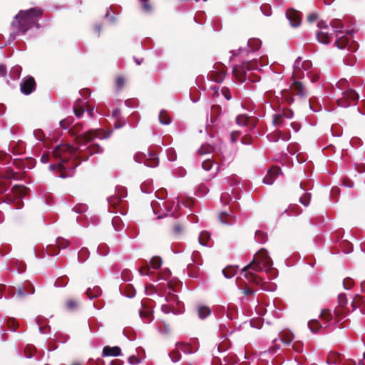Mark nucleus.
Instances as JSON below:
<instances>
[{
  "label": "nucleus",
  "instance_id": "obj_52",
  "mask_svg": "<svg viewBox=\"0 0 365 365\" xmlns=\"http://www.w3.org/2000/svg\"><path fill=\"white\" fill-rule=\"evenodd\" d=\"M33 135L34 138L40 142H43L45 140V134L41 129L34 130L33 132Z\"/></svg>",
  "mask_w": 365,
  "mask_h": 365
},
{
  "label": "nucleus",
  "instance_id": "obj_20",
  "mask_svg": "<svg viewBox=\"0 0 365 365\" xmlns=\"http://www.w3.org/2000/svg\"><path fill=\"white\" fill-rule=\"evenodd\" d=\"M87 297L89 298V299H93L94 298H97L98 297L101 296L102 294V290L100 287L95 286L93 289L88 288L86 292Z\"/></svg>",
  "mask_w": 365,
  "mask_h": 365
},
{
  "label": "nucleus",
  "instance_id": "obj_42",
  "mask_svg": "<svg viewBox=\"0 0 365 365\" xmlns=\"http://www.w3.org/2000/svg\"><path fill=\"white\" fill-rule=\"evenodd\" d=\"M308 327L312 333H316L322 327L320 322L317 320H311L308 322Z\"/></svg>",
  "mask_w": 365,
  "mask_h": 365
},
{
  "label": "nucleus",
  "instance_id": "obj_3",
  "mask_svg": "<svg viewBox=\"0 0 365 365\" xmlns=\"http://www.w3.org/2000/svg\"><path fill=\"white\" fill-rule=\"evenodd\" d=\"M43 10L40 7H31L26 10H20L14 17L11 25L15 29L10 34L7 43H13L19 35H25L33 27L39 29L41 26L38 20L41 18Z\"/></svg>",
  "mask_w": 365,
  "mask_h": 365
},
{
  "label": "nucleus",
  "instance_id": "obj_31",
  "mask_svg": "<svg viewBox=\"0 0 365 365\" xmlns=\"http://www.w3.org/2000/svg\"><path fill=\"white\" fill-rule=\"evenodd\" d=\"M159 121L161 124L168 125H170L172 122L170 116L166 113L165 110H162L159 114Z\"/></svg>",
  "mask_w": 365,
  "mask_h": 365
},
{
  "label": "nucleus",
  "instance_id": "obj_26",
  "mask_svg": "<svg viewBox=\"0 0 365 365\" xmlns=\"http://www.w3.org/2000/svg\"><path fill=\"white\" fill-rule=\"evenodd\" d=\"M221 223L227 225H231L234 223V220L232 219L227 212H222L219 215Z\"/></svg>",
  "mask_w": 365,
  "mask_h": 365
},
{
  "label": "nucleus",
  "instance_id": "obj_16",
  "mask_svg": "<svg viewBox=\"0 0 365 365\" xmlns=\"http://www.w3.org/2000/svg\"><path fill=\"white\" fill-rule=\"evenodd\" d=\"M292 91L296 93V95L299 96L301 97L307 96V93L304 91V88L303 83L297 80H294L292 85Z\"/></svg>",
  "mask_w": 365,
  "mask_h": 365
},
{
  "label": "nucleus",
  "instance_id": "obj_11",
  "mask_svg": "<svg viewBox=\"0 0 365 365\" xmlns=\"http://www.w3.org/2000/svg\"><path fill=\"white\" fill-rule=\"evenodd\" d=\"M8 149L14 155H21L25 150V143L21 140H12L8 145Z\"/></svg>",
  "mask_w": 365,
  "mask_h": 365
},
{
  "label": "nucleus",
  "instance_id": "obj_7",
  "mask_svg": "<svg viewBox=\"0 0 365 365\" xmlns=\"http://www.w3.org/2000/svg\"><path fill=\"white\" fill-rule=\"evenodd\" d=\"M127 197V190L125 187L117 185L115 187V195H110L107 197V202L109 205L108 212H115L114 210H111L112 207H115L118 205L122 200Z\"/></svg>",
  "mask_w": 365,
  "mask_h": 365
},
{
  "label": "nucleus",
  "instance_id": "obj_40",
  "mask_svg": "<svg viewBox=\"0 0 365 365\" xmlns=\"http://www.w3.org/2000/svg\"><path fill=\"white\" fill-rule=\"evenodd\" d=\"M338 302H339V304L340 305V307H341L344 309H347L348 311L350 312L347 307L348 299H347L346 294L345 293H340L338 295Z\"/></svg>",
  "mask_w": 365,
  "mask_h": 365
},
{
  "label": "nucleus",
  "instance_id": "obj_24",
  "mask_svg": "<svg viewBox=\"0 0 365 365\" xmlns=\"http://www.w3.org/2000/svg\"><path fill=\"white\" fill-rule=\"evenodd\" d=\"M309 106L314 113L319 112L322 110V105L320 104L319 99L316 97H312L309 100Z\"/></svg>",
  "mask_w": 365,
  "mask_h": 365
},
{
  "label": "nucleus",
  "instance_id": "obj_23",
  "mask_svg": "<svg viewBox=\"0 0 365 365\" xmlns=\"http://www.w3.org/2000/svg\"><path fill=\"white\" fill-rule=\"evenodd\" d=\"M238 269V266H227L222 269V274L227 279H231L233 277Z\"/></svg>",
  "mask_w": 365,
  "mask_h": 365
},
{
  "label": "nucleus",
  "instance_id": "obj_28",
  "mask_svg": "<svg viewBox=\"0 0 365 365\" xmlns=\"http://www.w3.org/2000/svg\"><path fill=\"white\" fill-rule=\"evenodd\" d=\"M211 314V309L207 306L198 307V317L201 319L207 318Z\"/></svg>",
  "mask_w": 365,
  "mask_h": 365
},
{
  "label": "nucleus",
  "instance_id": "obj_37",
  "mask_svg": "<svg viewBox=\"0 0 365 365\" xmlns=\"http://www.w3.org/2000/svg\"><path fill=\"white\" fill-rule=\"evenodd\" d=\"M150 162L147 164L149 167H156L159 164V159L157 154L148 152Z\"/></svg>",
  "mask_w": 365,
  "mask_h": 365
},
{
  "label": "nucleus",
  "instance_id": "obj_29",
  "mask_svg": "<svg viewBox=\"0 0 365 365\" xmlns=\"http://www.w3.org/2000/svg\"><path fill=\"white\" fill-rule=\"evenodd\" d=\"M110 12H113L111 6L106 9V13L103 16V18L107 19L110 24L115 25L118 22V18L113 14L111 15Z\"/></svg>",
  "mask_w": 365,
  "mask_h": 365
},
{
  "label": "nucleus",
  "instance_id": "obj_55",
  "mask_svg": "<svg viewBox=\"0 0 365 365\" xmlns=\"http://www.w3.org/2000/svg\"><path fill=\"white\" fill-rule=\"evenodd\" d=\"M205 14L204 11H199L196 14L195 16L194 17V21L196 24H205Z\"/></svg>",
  "mask_w": 365,
  "mask_h": 365
},
{
  "label": "nucleus",
  "instance_id": "obj_35",
  "mask_svg": "<svg viewBox=\"0 0 365 365\" xmlns=\"http://www.w3.org/2000/svg\"><path fill=\"white\" fill-rule=\"evenodd\" d=\"M281 95L283 100L288 104H292L294 103V98L289 90L284 89L281 91Z\"/></svg>",
  "mask_w": 365,
  "mask_h": 365
},
{
  "label": "nucleus",
  "instance_id": "obj_60",
  "mask_svg": "<svg viewBox=\"0 0 365 365\" xmlns=\"http://www.w3.org/2000/svg\"><path fill=\"white\" fill-rule=\"evenodd\" d=\"M224 361L227 364H236L238 361V358L235 355H231L230 354V356H225L223 358Z\"/></svg>",
  "mask_w": 365,
  "mask_h": 365
},
{
  "label": "nucleus",
  "instance_id": "obj_46",
  "mask_svg": "<svg viewBox=\"0 0 365 365\" xmlns=\"http://www.w3.org/2000/svg\"><path fill=\"white\" fill-rule=\"evenodd\" d=\"M175 346L177 348L180 349V350L185 354H191L192 351H191L189 345L182 342H177L175 344Z\"/></svg>",
  "mask_w": 365,
  "mask_h": 365
},
{
  "label": "nucleus",
  "instance_id": "obj_38",
  "mask_svg": "<svg viewBox=\"0 0 365 365\" xmlns=\"http://www.w3.org/2000/svg\"><path fill=\"white\" fill-rule=\"evenodd\" d=\"M152 268L155 269H159L163 263L162 258L159 256L153 257L150 260Z\"/></svg>",
  "mask_w": 365,
  "mask_h": 365
},
{
  "label": "nucleus",
  "instance_id": "obj_62",
  "mask_svg": "<svg viewBox=\"0 0 365 365\" xmlns=\"http://www.w3.org/2000/svg\"><path fill=\"white\" fill-rule=\"evenodd\" d=\"M6 324H7L8 329L10 331H14V332L16 331V322L15 319H14V318L8 319Z\"/></svg>",
  "mask_w": 365,
  "mask_h": 365
},
{
  "label": "nucleus",
  "instance_id": "obj_2",
  "mask_svg": "<svg viewBox=\"0 0 365 365\" xmlns=\"http://www.w3.org/2000/svg\"><path fill=\"white\" fill-rule=\"evenodd\" d=\"M272 266L273 262L269 252L266 249L262 248L255 255L252 262L242 269V273H244V277L250 282L260 285L262 290L273 292L277 289V285L272 284L269 287H265L263 279L255 273V272L264 270L268 274L269 279H274L278 276V270Z\"/></svg>",
  "mask_w": 365,
  "mask_h": 365
},
{
  "label": "nucleus",
  "instance_id": "obj_44",
  "mask_svg": "<svg viewBox=\"0 0 365 365\" xmlns=\"http://www.w3.org/2000/svg\"><path fill=\"white\" fill-rule=\"evenodd\" d=\"M123 334L130 341H133L136 339L135 332L131 328H125L123 331Z\"/></svg>",
  "mask_w": 365,
  "mask_h": 365
},
{
  "label": "nucleus",
  "instance_id": "obj_56",
  "mask_svg": "<svg viewBox=\"0 0 365 365\" xmlns=\"http://www.w3.org/2000/svg\"><path fill=\"white\" fill-rule=\"evenodd\" d=\"M21 163L24 168L32 169L35 166L36 160L32 158H28L25 163L22 161Z\"/></svg>",
  "mask_w": 365,
  "mask_h": 365
},
{
  "label": "nucleus",
  "instance_id": "obj_58",
  "mask_svg": "<svg viewBox=\"0 0 365 365\" xmlns=\"http://www.w3.org/2000/svg\"><path fill=\"white\" fill-rule=\"evenodd\" d=\"M97 252L101 256H106L109 252V247L107 245H100L97 248Z\"/></svg>",
  "mask_w": 365,
  "mask_h": 365
},
{
  "label": "nucleus",
  "instance_id": "obj_49",
  "mask_svg": "<svg viewBox=\"0 0 365 365\" xmlns=\"http://www.w3.org/2000/svg\"><path fill=\"white\" fill-rule=\"evenodd\" d=\"M246 52L247 53H249L250 49L247 47H240L237 50H231L230 53H232V56L230 58V61H232L234 56L239 55L240 53Z\"/></svg>",
  "mask_w": 365,
  "mask_h": 365
},
{
  "label": "nucleus",
  "instance_id": "obj_61",
  "mask_svg": "<svg viewBox=\"0 0 365 365\" xmlns=\"http://www.w3.org/2000/svg\"><path fill=\"white\" fill-rule=\"evenodd\" d=\"M311 194L306 192L299 198V202L304 206H308L310 202Z\"/></svg>",
  "mask_w": 365,
  "mask_h": 365
},
{
  "label": "nucleus",
  "instance_id": "obj_25",
  "mask_svg": "<svg viewBox=\"0 0 365 365\" xmlns=\"http://www.w3.org/2000/svg\"><path fill=\"white\" fill-rule=\"evenodd\" d=\"M51 158H53L55 160L54 162H52V163H57L58 160V157L53 155V150L51 153L47 152L43 153L41 156L40 161L42 163H47L51 160ZM51 164V163H50V165Z\"/></svg>",
  "mask_w": 365,
  "mask_h": 365
},
{
  "label": "nucleus",
  "instance_id": "obj_15",
  "mask_svg": "<svg viewBox=\"0 0 365 365\" xmlns=\"http://www.w3.org/2000/svg\"><path fill=\"white\" fill-rule=\"evenodd\" d=\"M122 354L121 349L119 346H106L103 349V356H118Z\"/></svg>",
  "mask_w": 365,
  "mask_h": 365
},
{
  "label": "nucleus",
  "instance_id": "obj_45",
  "mask_svg": "<svg viewBox=\"0 0 365 365\" xmlns=\"http://www.w3.org/2000/svg\"><path fill=\"white\" fill-rule=\"evenodd\" d=\"M89 257V251L86 247H83L78 252V260L84 262Z\"/></svg>",
  "mask_w": 365,
  "mask_h": 365
},
{
  "label": "nucleus",
  "instance_id": "obj_5",
  "mask_svg": "<svg viewBox=\"0 0 365 365\" xmlns=\"http://www.w3.org/2000/svg\"><path fill=\"white\" fill-rule=\"evenodd\" d=\"M354 31L353 30L346 31L345 34L339 36L334 42V45L339 49L347 48L351 52H355L359 48L357 42L352 39Z\"/></svg>",
  "mask_w": 365,
  "mask_h": 365
},
{
  "label": "nucleus",
  "instance_id": "obj_1",
  "mask_svg": "<svg viewBox=\"0 0 365 365\" xmlns=\"http://www.w3.org/2000/svg\"><path fill=\"white\" fill-rule=\"evenodd\" d=\"M96 138V134L90 130L76 137L77 147L66 143L57 145L53 148V155L58 157V160L49 165V171L62 179L73 177L82 161H87L94 154L103 153L99 144L88 145Z\"/></svg>",
  "mask_w": 365,
  "mask_h": 365
},
{
  "label": "nucleus",
  "instance_id": "obj_48",
  "mask_svg": "<svg viewBox=\"0 0 365 365\" xmlns=\"http://www.w3.org/2000/svg\"><path fill=\"white\" fill-rule=\"evenodd\" d=\"M247 121L248 118L245 114L239 115L236 117V123L240 126H246Z\"/></svg>",
  "mask_w": 365,
  "mask_h": 365
},
{
  "label": "nucleus",
  "instance_id": "obj_30",
  "mask_svg": "<svg viewBox=\"0 0 365 365\" xmlns=\"http://www.w3.org/2000/svg\"><path fill=\"white\" fill-rule=\"evenodd\" d=\"M21 67L19 65L13 66L9 72V76L13 80L19 78L21 73Z\"/></svg>",
  "mask_w": 365,
  "mask_h": 365
},
{
  "label": "nucleus",
  "instance_id": "obj_64",
  "mask_svg": "<svg viewBox=\"0 0 365 365\" xmlns=\"http://www.w3.org/2000/svg\"><path fill=\"white\" fill-rule=\"evenodd\" d=\"M155 197L161 200H163L167 197V190L165 188H160L155 193Z\"/></svg>",
  "mask_w": 365,
  "mask_h": 365
},
{
  "label": "nucleus",
  "instance_id": "obj_39",
  "mask_svg": "<svg viewBox=\"0 0 365 365\" xmlns=\"http://www.w3.org/2000/svg\"><path fill=\"white\" fill-rule=\"evenodd\" d=\"M255 240L260 244H264L266 242L267 240V235L266 233L263 232L260 230H257L255 232Z\"/></svg>",
  "mask_w": 365,
  "mask_h": 365
},
{
  "label": "nucleus",
  "instance_id": "obj_34",
  "mask_svg": "<svg viewBox=\"0 0 365 365\" xmlns=\"http://www.w3.org/2000/svg\"><path fill=\"white\" fill-rule=\"evenodd\" d=\"M161 310L165 314H168V313L172 312L174 314H182L183 312V310H182V309L175 311L173 304H170V305L163 304L161 306Z\"/></svg>",
  "mask_w": 365,
  "mask_h": 365
},
{
  "label": "nucleus",
  "instance_id": "obj_18",
  "mask_svg": "<svg viewBox=\"0 0 365 365\" xmlns=\"http://www.w3.org/2000/svg\"><path fill=\"white\" fill-rule=\"evenodd\" d=\"M330 25L332 27L334 32L336 34H344L343 29L344 24L342 21L339 19H332L330 22Z\"/></svg>",
  "mask_w": 365,
  "mask_h": 365
},
{
  "label": "nucleus",
  "instance_id": "obj_6",
  "mask_svg": "<svg viewBox=\"0 0 365 365\" xmlns=\"http://www.w3.org/2000/svg\"><path fill=\"white\" fill-rule=\"evenodd\" d=\"M257 62L245 61L240 66H235L232 68L233 76L240 82L244 83L247 79V72L252 70H258Z\"/></svg>",
  "mask_w": 365,
  "mask_h": 365
},
{
  "label": "nucleus",
  "instance_id": "obj_50",
  "mask_svg": "<svg viewBox=\"0 0 365 365\" xmlns=\"http://www.w3.org/2000/svg\"><path fill=\"white\" fill-rule=\"evenodd\" d=\"M112 225L115 231H120L122 229V221L120 217H114L112 219Z\"/></svg>",
  "mask_w": 365,
  "mask_h": 365
},
{
  "label": "nucleus",
  "instance_id": "obj_33",
  "mask_svg": "<svg viewBox=\"0 0 365 365\" xmlns=\"http://www.w3.org/2000/svg\"><path fill=\"white\" fill-rule=\"evenodd\" d=\"M139 316L142 319L146 320L147 322H150L153 319V312L149 309H148V310L140 309L139 310Z\"/></svg>",
  "mask_w": 365,
  "mask_h": 365
},
{
  "label": "nucleus",
  "instance_id": "obj_36",
  "mask_svg": "<svg viewBox=\"0 0 365 365\" xmlns=\"http://www.w3.org/2000/svg\"><path fill=\"white\" fill-rule=\"evenodd\" d=\"M302 63V57L301 56L297 57L296 58V60L294 61V63L293 65V68H294V71L292 74L293 76H297V78H299V76H298V71L303 73V72L301 71Z\"/></svg>",
  "mask_w": 365,
  "mask_h": 365
},
{
  "label": "nucleus",
  "instance_id": "obj_22",
  "mask_svg": "<svg viewBox=\"0 0 365 365\" xmlns=\"http://www.w3.org/2000/svg\"><path fill=\"white\" fill-rule=\"evenodd\" d=\"M332 34H329L327 32L319 31L317 34V41L324 45H327L330 43V39Z\"/></svg>",
  "mask_w": 365,
  "mask_h": 365
},
{
  "label": "nucleus",
  "instance_id": "obj_9",
  "mask_svg": "<svg viewBox=\"0 0 365 365\" xmlns=\"http://www.w3.org/2000/svg\"><path fill=\"white\" fill-rule=\"evenodd\" d=\"M56 247L53 245H49L46 247V252L49 255H57L59 253V250H64L67 248L70 244L68 240L58 237L56 240Z\"/></svg>",
  "mask_w": 365,
  "mask_h": 365
},
{
  "label": "nucleus",
  "instance_id": "obj_43",
  "mask_svg": "<svg viewBox=\"0 0 365 365\" xmlns=\"http://www.w3.org/2000/svg\"><path fill=\"white\" fill-rule=\"evenodd\" d=\"M136 292L132 284H127L125 287L124 295L128 298H133L135 296Z\"/></svg>",
  "mask_w": 365,
  "mask_h": 365
},
{
  "label": "nucleus",
  "instance_id": "obj_53",
  "mask_svg": "<svg viewBox=\"0 0 365 365\" xmlns=\"http://www.w3.org/2000/svg\"><path fill=\"white\" fill-rule=\"evenodd\" d=\"M88 210V206L86 204H78L76 205L72 210L78 214H83L86 212Z\"/></svg>",
  "mask_w": 365,
  "mask_h": 365
},
{
  "label": "nucleus",
  "instance_id": "obj_4",
  "mask_svg": "<svg viewBox=\"0 0 365 365\" xmlns=\"http://www.w3.org/2000/svg\"><path fill=\"white\" fill-rule=\"evenodd\" d=\"M348 83L346 80H340L336 85V88L341 91V98L336 100L337 104L340 107L348 108L351 106L350 101L354 102V106L357 105V101L359 95L352 88H346Z\"/></svg>",
  "mask_w": 365,
  "mask_h": 365
},
{
  "label": "nucleus",
  "instance_id": "obj_12",
  "mask_svg": "<svg viewBox=\"0 0 365 365\" xmlns=\"http://www.w3.org/2000/svg\"><path fill=\"white\" fill-rule=\"evenodd\" d=\"M294 116V112L291 109H284L282 113L279 114L274 115L273 118V125L277 126L281 125L282 123V118H286L287 119H292Z\"/></svg>",
  "mask_w": 365,
  "mask_h": 365
},
{
  "label": "nucleus",
  "instance_id": "obj_59",
  "mask_svg": "<svg viewBox=\"0 0 365 365\" xmlns=\"http://www.w3.org/2000/svg\"><path fill=\"white\" fill-rule=\"evenodd\" d=\"M166 154L170 161H175L177 159V154L174 148H169L166 150Z\"/></svg>",
  "mask_w": 365,
  "mask_h": 365
},
{
  "label": "nucleus",
  "instance_id": "obj_32",
  "mask_svg": "<svg viewBox=\"0 0 365 365\" xmlns=\"http://www.w3.org/2000/svg\"><path fill=\"white\" fill-rule=\"evenodd\" d=\"M210 238V234L207 231H202L199 235V243L202 246H207V241Z\"/></svg>",
  "mask_w": 365,
  "mask_h": 365
},
{
  "label": "nucleus",
  "instance_id": "obj_63",
  "mask_svg": "<svg viewBox=\"0 0 365 365\" xmlns=\"http://www.w3.org/2000/svg\"><path fill=\"white\" fill-rule=\"evenodd\" d=\"M354 285V281L350 277H346L343 280V287L346 290H349Z\"/></svg>",
  "mask_w": 365,
  "mask_h": 365
},
{
  "label": "nucleus",
  "instance_id": "obj_14",
  "mask_svg": "<svg viewBox=\"0 0 365 365\" xmlns=\"http://www.w3.org/2000/svg\"><path fill=\"white\" fill-rule=\"evenodd\" d=\"M282 173L280 168H274V170H269L266 176L263 178L264 184L271 185L275 181L276 176Z\"/></svg>",
  "mask_w": 365,
  "mask_h": 365
},
{
  "label": "nucleus",
  "instance_id": "obj_21",
  "mask_svg": "<svg viewBox=\"0 0 365 365\" xmlns=\"http://www.w3.org/2000/svg\"><path fill=\"white\" fill-rule=\"evenodd\" d=\"M14 207V209L19 210L23 207L24 202L21 199H13L10 197H6V199L3 201Z\"/></svg>",
  "mask_w": 365,
  "mask_h": 365
},
{
  "label": "nucleus",
  "instance_id": "obj_47",
  "mask_svg": "<svg viewBox=\"0 0 365 365\" xmlns=\"http://www.w3.org/2000/svg\"><path fill=\"white\" fill-rule=\"evenodd\" d=\"M68 282L67 276H61L55 281L54 285L57 287H63L68 284Z\"/></svg>",
  "mask_w": 365,
  "mask_h": 365
},
{
  "label": "nucleus",
  "instance_id": "obj_57",
  "mask_svg": "<svg viewBox=\"0 0 365 365\" xmlns=\"http://www.w3.org/2000/svg\"><path fill=\"white\" fill-rule=\"evenodd\" d=\"M320 317L322 319H325L327 322H330L332 319V315L331 310L323 309L321 312Z\"/></svg>",
  "mask_w": 365,
  "mask_h": 365
},
{
  "label": "nucleus",
  "instance_id": "obj_13",
  "mask_svg": "<svg viewBox=\"0 0 365 365\" xmlns=\"http://www.w3.org/2000/svg\"><path fill=\"white\" fill-rule=\"evenodd\" d=\"M350 305L352 308L351 312L359 308L360 312L362 314H365V297H361L359 294H356Z\"/></svg>",
  "mask_w": 365,
  "mask_h": 365
},
{
  "label": "nucleus",
  "instance_id": "obj_54",
  "mask_svg": "<svg viewBox=\"0 0 365 365\" xmlns=\"http://www.w3.org/2000/svg\"><path fill=\"white\" fill-rule=\"evenodd\" d=\"M262 13L266 16H270L272 15V7L269 4H263L260 6Z\"/></svg>",
  "mask_w": 365,
  "mask_h": 365
},
{
  "label": "nucleus",
  "instance_id": "obj_27",
  "mask_svg": "<svg viewBox=\"0 0 365 365\" xmlns=\"http://www.w3.org/2000/svg\"><path fill=\"white\" fill-rule=\"evenodd\" d=\"M141 192L143 193H150L153 190V180L148 179L144 181L140 185Z\"/></svg>",
  "mask_w": 365,
  "mask_h": 365
},
{
  "label": "nucleus",
  "instance_id": "obj_51",
  "mask_svg": "<svg viewBox=\"0 0 365 365\" xmlns=\"http://www.w3.org/2000/svg\"><path fill=\"white\" fill-rule=\"evenodd\" d=\"M340 361H341L340 354H334L333 355L330 356L328 358L327 363L330 365H332V364L336 365Z\"/></svg>",
  "mask_w": 365,
  "mask_h": 365
},
{
  "label": "nucleus",
  "instance_id": "obj_8",
  "mask_svg": "<svg viewBox=\"0 0 365 365\" xmlns=\"http://www.w3.org/2000/svg\"><path fill=\"white\" fill-rule=\"evenodd\" d=\"M36 81L31 76H27L23 78L20 83V91L25 96L31 94L36 90Z\"/></svg>",
  "mask_w": 365,
  "mask_h": 365
},
{
  "label": "nucleus",
  "instance_id": "obj_41",
  "mask_svg": "<svg viewBox=\"0 0 365 365\" xmlns=\"http://www.w3.org/2000/svg\"><path fill=\"white\" fill-rule=\"evenodd\" d=\"M168 356L173 363L178 362L181 359L179 348H177L168 354Z\"/></svg>",
  "mask_w": 365,
  "mask_h": 365
},
{
  "label": "nucleus",
  "instance_id": "obj_17",
  "mask_svg": "<svg viewBox=\"0 0 365 365\" xmlns=\"http://www.w3.org/2000/svg\"><path fill=\"white\" fill-rule=\"evenodd\" d=\"M11 265L12 266L11 271L16 272L19 274L23 273L26 268V265L24 262L15 259L11 261Z\"/></svg>",
  "mask_w": 365,
  "mask_h": 365
},
{
  "label": "nucleus",
  "instance_id": "obj_19",
  "mask_svg": "<svg viewBox=\"0 0 365 365\" xmlns=\"http://www.w3.org/2000/svg\"><path fill=\"white\" fill-rule=\"evenodd\" d=\"M261 46V40L257 38H250L247 41V47L249 48L250 52H254L259 50Z\"/></svg>",
  "mask_w": 365,
  "mask_h": 365
},
{
  "label": "nucleus",
  "instance_id": "obj_10",
  "mask_svg": "<svg viewBox=\"0 0 365 365\" xmlns=\"http://www.w3.org/2000/svg\"><path fill=\"white\" fill-rule=\"evenodd\" d=\"M286 18L289 24L293 28L299 27L302 23L301 13L293 8H290L286 11Z\"/></svg>",
  "mask_w": 365,
  "mask_h": 365
}]
</instances>
